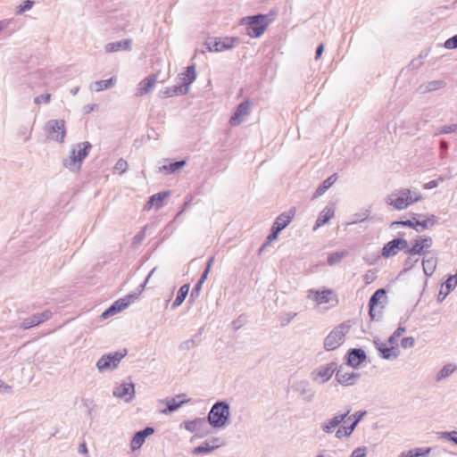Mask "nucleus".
<instances>
[{"label":"nucleus","mask_w":457,"mask_h":457,"mask_svg":"<svg viewBox=\"0 0 457 457\" xmlns=\"http://www.w3.org/2000/svg\"><path fill=\"white\" fill-rule=\"evenodd\" d=\"M127 351L114 352L103 355L96 362V368L99 372H104L108 370H114L118 367L120 361L126 356Z\"/></svg>","instance_id":"7"},{"label":"nucleus","mask_w":457,"mask_h":457,"mask_svg":"<svg viewBox=\"0 0 457 457\" xmlns=\"http://www.w3.org/2000/svg\"><path fill=\"white\" fill-rule=\"evenodd\" d=\"M219 445H211L208 442H204L201 445H198L194 448L193 453L194 454H201V453H206L213 451L214 449L218 448Z\"/></svg>","instance_id":"41"},{"label":"nucleus","mask_w":457,"mask_h":457,"mask_svg":"<svg viewBox=\"0 0 457 457\" xmlns=\"http://www.w3.org/2000/svg\"><path fill=\"white\" fill-rule=\"evenodd\" d=\"M446 86V83L445 80L437 79V80H432L428 81L425 84H422L420 86L419 90L420 93H428L436 91L441 88H444Z\"/></svg>","instance_id":"27"},{"label":"nucleus","mask_w":457,"mask_h":457,"mask_svg":"<svg viewBox=\"0 0 457 457\" xmlns=\"http://www.w3.org/2000/svg\"><path fill=\"white\" fill-rule=\"evenodd\" d=\"M366 353L362 349H350L347 353L346 363L352 368H357L366 360Z\"/></svg>","instance_id":"19"},{"label":"nucleus","mask_w":457,"mask_h":457,"mask_svg":"<svg viewBox=\"0 0 457 457\" xmlns=\"http://www.w3.org/2000/svg\"><path fill=\"white\" fill-rule=\"evenodd\" d=\"M114 82H115V79L114 78H111V79H105V80L96 81L94 84L95 90L96 92H99V91H102L104 89L111 88V87H112L114 86Z\"/></svg>","instance_id":"40"},{"label":"nucleus","mask_w":457,"mask_h":457,"mask_svg":"<svg viewBox=\"0 0 457 457\" xmlns=\"http://www.w3.org/2000/svg\"><path fill=\"white\" fill-rule=\"evenodd\" d=\"M34 5V1L32 0H25L20 6L19 10L16 12L17 14L23 13L29 10H30Z\"/></svg>","instance_id":"51"},{"label":"nucleus","mask_w":457,"mask_h":457,"mask_svg":"<svg viewBox=\"0 0 457 457\" xmlns=\"http://www.w3.org/2000/svg\"><path fill=\"white\" fill-rule=\"evenodd\" d=\"M50 139L62 143L66 137L65 121L63 120H50L45 127Z\"/></svg>","instance_id":"8"},{"label":"nucleus","mask_w":457,"mask_h":457,"mask_svg":"<svg viewBox=\"0 0 457 457\" xmlns=\"http://www.w3.org/2000/svg\"><path fill=\"white\" fill-rule=\"evenodd\" d=\"M53 316V312L50 310H46L41 313H36L30 316L33 326H38L43 322L50 320Z\"/></svg>","instance_id":"33"},{"label":"nucleus","mask_w":457,"mask_h":457,"mask_svg":"<svg viewBox=\"0 0 457 457\" xmlns=\"http://www.w3.org/2000/svg\"><path fill=\"white\" fill-rule=\"evenodd\" d=\"M79 453L83 454L84 457H89L88 452H87V445L85 442L81 443L79 445Z\"/></svg>","instance_id":"64"},{"label":"nucleus","mask_w":457,"mask_h":457,"mask_svg":"<svg viewBox=\"0 0 457 457\" xmlns=\"http://www.w3.org/2000/svg\"><path fill=\"white\" fill-rule=\"evenodd\" d=\"M404 323V320L403 321L401 320L400 326L397 328V329L388 337L387 343L388 345H397V339L400 337L405 331V327L402 326V324Z\"/></svg>","instance_id":"39"},{"label":"nucleus","mask_w":457,"mask_h":457,"mask_svg":"<svg viewBox=\"0 0 457 457\" xmlns=\"http://www.w3.org/2000/svg\"><path fill=\"white\" fill-rule=\"evenodd\" d=\"M202 422H203V420H201V419H195L194 420H187V421H185V428L191 433L195 432L197 430L198 424H200Z\"/></svg>","instance_id":"47"},{"label":"nucleus","mask_w":457,"mask_h":457,"mask_svg":"<svg viewBox=\"0 0 457 457\" xmlns=\"http://www.w3.org/2000/svg\"><path fill=\"white\" fill-rule=\"evenodd\" d=\"M335 373L337 381L345 386L355 385L361 377L360 373L345 371L343 366H337Z\"/></svg>","instance_id":"15"},{"label":"nucleus","mask_w":457,"mask_h":457,"mask_svg":"<svg viewBox=\"0 0 457 457\" xmlns=\"http://www.w3.org/2000/svg\"><path fill=\"white\" fill-rule=\"evenodd\" d=\"M128 162L124 159L120 158L115 163L114 170L120 173H124L128 170Z\"/></svg>","instance_id":"49"},{"label":"nucleus","mask_w":457,"mask_h":457,"mask_svg":"<svg viewBox=\"0 0 457 457\" xmlns=\"http://www.w3.org/2000/svg\"><path fill=\"white\" fill-rule=\"evenodd\" d=\"M196 345L197 344L195 341V339H193V338L187 339L180 344L179 349L180 350H190V349L194 348Z\"/></svg>","instance_id":"54"},{"label":"nucleus","mask_w":457,"mask_h":457,"mask_svg":"<svg viewBox=\"0 0 457 457\" xmlns=\"http://www.w3.org/2000/svg\"><path fill=\"white\" fill-rule=\"evenodd\" d=\"M33 324H32V320H31V318L29 317V318H26L24 319L21 323V326L20 328H22V329H29L30 328H33Z\"/></svg>","instance_id":"61"},{"label":"nucleus","mask_w":457,"mask_h":457,"mask_svg":"<svg viewBox=\"0 0 457 457\" xmlns=\"http://www.w3.org/2000/svg\"><path fill=\"white\" fill-rule=\"evenodd\" d=\"M145 436L141 433V431H137L134 434L131 443H130V448L132 451L138 450L145 443Z\"/></svg>","instance_id":"38"},{"label":"nucleus","mask_w":457,"mask_h":457,"mask_svg":"<svg viewBox=\"0 0 457 457\" xmlns=\"http://www.w3.org/2000/svg\"><path fill=\"white\" fill-rule=\"evenodd\" d=\"M250 101L245 100L240 103L233 115L230 117L229 123L231 126H238L244 121V118L249 114Z\"/></svg>","instance_id":"17"},{"label":"nucleus","mask_w":457,"mask_h":457,"mask_svg":"<svg viewBox=\"0 0 457 457\" xmlns=\"http://www.w3.org/2000/svg\"><path fill=\"white\" fill-rule=\"evenodd\" d=\"M352 428H348L347 426H340L336 430V437L341 439L343 437H349L353 432Z\"/></svg>","instance_id":"44"},{"label":"nucleus","mask_w":457,"mask_h":457,"mask_svg":"<svg viewBox=\"0 0 457 457\" xmlns=\"http://www.w3.org/2000/svg\"><path fill=\"white\" fill-rule=\"evenodd\" d=\"M242 22L246 25V33L251 37H259L267 29L270 20L265 14H257L243 18Z\"/></svg>","instance_id":"6"},{"label":"nucleus","mask_w":457,"mask_h":457,"mask_svg":"<svg viewBox=\"0 0 457 457\" xmlns=\"http://www.w3.org/2000/svg\"><path fill=\"white\" fill-rule=\"evenodd\" d=\"M421 199V195L408 188L393 191L386 198V203L396 210H404Z\"/></svg>","instance_id":"1"},{"label":"nucleus","mask_w":457,"mask_h":457,"mask_svg":"<svg viewBox=\"0 0 457 457\" xmlns=\"http://www.w3.org/2000/svg\"><path fill=\"white\" fill-rule=\"evenodd\" d=\"M202 284L196 283L195 285L190 294V300H194L195 298H197L199 296Z\"/></svg>","instance_id":"59"},{"label":"nucleus","mask_w":457,"mask_h":457,"mask_svg":"<svg viewBox=\"0 0 457 457\" xmlns=\"http://www.w3.org/2000/svg\"><path fill=\"white\" fill-rule=\"evenodd\" d=\"M418 262V259L416 260H412L411 257H408L405 261H404V270H411L414 263Z\"/></svg>","instance_id":"62"},{"label":"nucleus","mask_w":457,"mask_h":457,"mask_svg":"<svg viewBox=\"0 0 457 457\" xmlns=\"http://www.w3.org/2000/svg\"><path fill=\"white\" fill-rule=\"evenodd\" d=\"M432 243L433 241L430 237H418L414 239L412 246L406 248L405 253L408 255H423L431 247Z\"/></svg>","instance_id":"13"},{"label":"nucleus","mask_w":457,"mask_h":457,"mask_svg":"<svg viewBox=\"0 0 457 457\" xmlns=\"http://www.w3.org/2000/svg\"><path fill=\"white\" fill-rule=\"evenodd\" d=\"M422 267L426 276H432L436 268V258L434 256L424 258L422 260Z\"/></svg>","instance_id":"31"},{"label":"nucleus","mask_w":457,"mask_h":457,"mask_svg":"<svg viewBox=\"0 0 457 457\" xmlns=\"http://www.w3.org/2000/svg\"><path fill=\"white\" fill-rule=\"evenodd\" d=\"M294 391L299 393L303 396V401L310 403L314 399V392L311 388L309 382L301 380L292 386Z\"/></svg>","instance_id":"18"},{"label":"nucleus","mask_w":457,"mask_h":457,"mask_svg":"<svg viewBox=\"0 0 457 457\" xmlns=\"http://www.w3.org/2000/svg\"><path fill=\"white\" fill-rule=\"evenodd\" d=\"M351 409H347L346 411L343 413H338L332 418L325 420L320 425L321 430L326 434H331L333 433L336 428L340 427V424L346 421V418L348 417V414L350 413Z\"/></svg>","instance_id":"14"},{"label":"nucleus","mask_w":457,"mask_h":457,"mask_svg":"<svg viewBox=\"0 0 457 457\" xmlns=\"http://www.w3.org/2000/svg\"><path fill=\"white\" fill-rule=\"evenodd\" d=\"M445 47L447 49H456L457 48V34L448 38L445 42Z\"/></svg>","instance_id":"55"},{"label":"nucleus","mask_w":457,"mask_h":457,"mask_svg":"<svg viewBox=\"0 0 457 457\" xmlns=\"http://www.w3.org/2000/svg\"><path fill=\"white\" fill-rule=\"evenodd\" d=\"M295 216V210H289L287 212H283L279 214L275 222L272 225V228L281 232L292 220Z\"/></svg>","instance_id":"23"},{"label":"nucleus","mask_w":457,"mask_h":457,"mask_svg":"<svg viewBox=\"0 0 457 457\" xmlns=\"http://www.w3.org/2000/svg\"><path fill=\"white\" fill-rule=\"evenodd\" d=\"M180 397V395H177L174 398H171L170 400L167 401H161V403H166V408L162 410L161 412L163 414H170L175 411H177L183 403H187V400L179 401L178 399Z\"/></svg>","instance_id":"28"},{"label":"nucleus","mask_w":457,"mask_h":457,"mask_svg":"<svg viewBox=\"0 0 457 457\" xmlns=\"http://www.w3.org/2000/svg\"><path fill=\"white\" fill-rule=\"evenodd\" d=\"M189 292V284H184L180 287V288L178 291L176 299L171 304L172 309H176L179 306L182 304V303L185 301L186 297L187 296Z\"/></svg>","instance_id":"30"},{"label":"nucleus","mask_w":457,"mask_h":457,"mask_svg":"<svg viewBox=\"0 0 457 457\" xmlns=\"http://www.w3.org/2000/svg\"><path fill=\"white\" fill-rule=\"evenodd\" d=\"M186 164V160L175 161L168 165H163L160 167V171H165L166 173H174L184 168Z\"/></svg>","instance_id":"32"},{"label":"nucleus","mask_w":457,"mask_h":457,"mask_svg":"<svg viewBox=\"0 0 457 457\" xmlns=\"http://www.w3.org/2000/svg\"><path fill=\"white\" fill-rule=\"evenodd\" d=\"M445 286L446 287V291H448L449 293L455 288V287L457 286V278H456V276H453V275H450L448 277V278L446 279V281L445 282V284L442 285V287Z\"/></svg>","instance_id":"48"},{"label":"nucleus","mask_w":457,"mask_h":457,"mask_svg":"<svg viewBox=\"0 0 457 457\" xmlns=\"http://www.w3.org/2000/svg\"><path fill=\"white\" fill-rule=\"evenodd\" d=\"M92 145L88 141L74 145L69 157L63 159V166L71 171H78L83 160L88 155Z\"/></svg>","instance_id":"2"},{"label":"nucleus","mask_w":457,"mask_h":457,"mask_svg":"<svg viewBox=\"0 0 457 457\" xmlns=\"http://www.w3.org/2000/svg\"><path fill=\"white\" fill-rule=\"evenodd\" d=\"M145 228H146V227L143 228L142 230L139 231L134 237V238H133V245H134L141 244V242L145 239Z\"/></svg>","instance_id":"56"},{"label":"nucleus","mask_w":457,"mask_h":457,"mask_svg":"<svg viewBox=\"0 0 457 457\" xmlns=\"http://www.w3.org/2000/svg\"><path fill=\"white\" fill-rule=\"evenodd\" d=\"M365 411H358L354 412L353 414L350 415L348 414V417L346 418V420L352 421L348 428H352V432L354 431L356 427L358 426L359 422L363 419V417L366 415Z\"/></svg>","instance_id":"35"},{"label":"nucleus","mask_w":457,"mask_h":457,"mask_svg":"<svg viewBox=\"0 0 457 457\" xmlns=\"http://www.w3.org/2000/svg\"><path fill=\"white\" fill-rule=\"evenodd\" d=\"M313 294V300L316 301L319 304L327 303L330 300V295L332 294L331 290H324V291H311Z\"/></svg>","instance_id":"37"},{"label":"nucleus","mask_w":457,"mask_h":457,"mask_svg":"<svg viewBox=\"0 0 457 457\" xmlns=\"http://www.w3.org/2000/svg\"><path fill=\"white\" fill-rule=\"evenodd\" d=\"M386 290L379 288L374 292L369 300V315L372 320L376 319V308L381 298L386 296Z\"/></svg>","instance_id":"22"},{"label":"nucleus","mask_w":457,"mask_h":457,"mask_svg":"<svg viewBox=\"0 0 457 457\" xmlns=\"http://www.w3.org/2000/svg\"><path fill=\"white\" fill-rule=\"evenodd\" d=\"M366 456V448L365 447H358L354 449L350 457H365Z\"/></svg>","instance_id":"58"},{"label":"nucleus","mask_w":457,"mask_h":457,"mask_svg":"<svg viewBox=\"0 0 457 457\" xmlns=\"http://www.w3.org/2000/svg\"><path fill=\"white\" fill-rule=\"evenodd\" d=\"M337 179V173L332 174L328 179H326L317 188L315 195H323Z\"/></svg>","instance_id":"34"},{"label":"nucleus","mask_w":457,"mask_h":457,"mask_svg":"<svg viewBox=\"0 0 457 457\" xmlns=\"http://www.w3.org/2000/svg\"><path fill=\"white\" fill-rule=\"evenodd\" d=\"M415 221L416 220H411L394 221L392 223L391 227L401 225L403 227L411 228L415 229L416 231L420 232V229L418 228V225H415Z\"/></svg>","instance_id":"46"},{"label":"nucleus","mask_w":457,"mask_h":457,"mask_svg":"<svg viewBox=\"0 0 457 457\" xmlns=\"http://www.w3.org/2000/svg\"><path fill=\"white\" fill-rule=\"evenodd\" d=\"M170 195V191H162L157 194L153 195L149 197L148 202L146 203L145 209H151L152 207H155L156 209H160L163 205V201Z\"/></svg>","instance_id":"24"},{"label":"nucleus","mask_w":457,"mask_h":457,"mask_svg":"<svg viewBox=\"0 0 457 457\" xmlns=\"http://www.w3.org/2000/svg\"><path fill=\"white\" fill-rule=\"evenodd\" d=\"M51 99V95L50 94H43V95H40L37 97L34 98V103L37 104H41L42 102L44 103H48Z\"/></svg>","instance_id":"57"},{"label":"nucleus","mask_w":457,"mask_h":457,"mask_svg":"<svg viewBox=\"0 0 457 457\" xmlns=\"http://www.w3.org/2000/svg\"><path fill=\"white\" fill-rule=\"evenodd\" d=\"M280 232L277 229H275L274 228L271 227V231L270 233V235L267 237V241L265 244H263V245L260 248V252H262L263 250V248L266 247V245L268 244H270L271 241L275 240L278 238V236Z\"/></svg>","instance_id":"52"},{"label":"nucleus","mask_w":457,"mask_h":457,"mask_svg":"<svg viewBox=\"0 0 457 457\" xmlns=\"http://www.w3.org/2000/svg\"><path fill=\"white\" fill-rule=\"evenodd\" d=\"M337 370V363L332 361L315 369L311 373V378L320 384L328 381Z\"/></svg>","instance_id":"10"},{"label":"nucleus","mask_w":457,"mask_h":457,"mask_svg":"<svg viewBox=\"0 0 457 457\" xmlns=\"http://www.w3.org/2000/svg\"><path fill=\"white\" fill-rule=\"evenodd\" d=\"M229 404L225 401L216 402L208 413V422L212 428H222L228 420Z\"/></svg>","instance_id":"3"},{"label":"nucleus","mask_w":457,"mask_h":457,"mask_svg":"<svg viewBox=\"0 0 457 457\" xmlns=\"http://www.w3.org/2000/svg\"><path fill=\"white\" fill-rule=\"evenodd\" d=\"M443 180H444L443 178H439L438 179L430 180L429 182H428L424 185V188L425 189H433V188L438 187L439 181H443Z\"/></svg>","instance_id":"60"},{"label":"nucleus","mask_w":457,"mask_h":457,"mask_svg":"<svg viewBox=\"0 0 457 457\" xmlns=\"http://www.w3.org/2000/svg\"><path fill=\"white\" fill-rule=\"evenodd\" d=\"M239 39L237 37H222L213 38L206 42L207 50L209 52H221L234 47L235 43H238Z\"/></svg>","instance_id":"11"},{"label":"nucleus","mask_w":457,"mask_h":457,"mask_svg":"<svg viewBox=\"0 0 457 457\" xmlns=\"http://www.w3.org/2000/svg\"><path fill=\"white\" fill-rule=\"evenodd\" d=\"M157 82V75L151 74L139 82L137 88L136 96H142L150 93Z\"/></svg>","instance_id":"20"},{"label":"nucleus","mask_w":457,"mask_h":457,"mask_svg":"<svg viewBox=\"0 0 457 457\" xmlns=\"http://www.w3.org/2000/svg\"><path fill=\"white\" fill-rule=\"evenodd\" d=\"M351 327V321L347 320L334 328L324 339V348L327 351L338 348L343 344L345 336L350 331Z\"/></svg>","instance_id":"4"},{"label":"nucleus","mask_w":457,"mask_h":457,"mask_svg":"<svg viewBox=\"0 0 457 457\" xmlns=\"http://www.w3.org/2000/svg\"><path fill=\"white\" fill-rule=\"evenodd\" d=\"M196 79L195 66H187L186 71L179 75V79L181 85H185L189 89L190 84H192Z\"/></svg>","instance_id":"26"},{"label":"nucleus","mask_w":457,"mask_h":457,"mask_svg":"<svg viewBox=\"0 0 457 457\" xmlns=\"http://www.w3.org/2000/svg\"><path fill=\"white\" fill-rule=\"evenodd\" d=\"M370 211L366 210L365 212L355 213L352 217L351 224H355L359 222H362L369 218Z\"/></svg>","instance_id":"45"},{"label":"nucleus","mask_w":457,"mask_h":457,"mask_svg":"<svg viewBox=\"0 0 457 457\" xmlns=\"http://www.w3.org/2000/svg\"><path fill=\"white\" fill-rule=\"evenodd\" d=\"M428 53L426 51L421 52L418 57L411 60L409 66L413 70L419 69L420 66H422V64L424 62V59L428 56Z\"/></svg>","instance_id":"43"},{"label":"nucleus","mask_w":457,"mask_h":457,"mask_svg":"<svg viewBox=\"0 0 457 457\" xmlns=\"http://www.w3.org/2000/svg\"><path fill=\"white\" fill-rule=\"evenodd\" d=\"M343 256H344L343 252L333 253L329 254V256L328 257V263L329 265H334L337 262H340L341 259L343 258Z\"/></svg>","instance_id":"50"},{"label":"nucleus","mask_w":457,"mask_h":457,"mask_svg":"<svg viewBox=\"0 0 457 457\" xmlns=\"http://www.w3.org/2000/svg\"><path fill=\"white\" fill-rule=\"evenodd\" d=\"M408 242L404 238L397 237L387 242L382 248L381 256L389 258L397 254L399 251L406 250Z\"/></svg>","instance_id":"12"},{"label":"nucleus","mask_w":457,"mask_h":457,"mask_svg":"<svg viewBox=\"0 0 457 457\" xmlns=\"http://www.w3.org/2000/svg\"><path fill=\"white\" fill-rule=\"evenodd\" d=\"M156 268H154L149 274L147 275L146 278L145 279L144 283L140 285V290L138 294H130L123 298H120L119 300L115 301L108 309H106L103 314L102 317L106 319L112 315H114L124 309H126L137 297V295L144 290L145 285L147 284L149 278L153 276V274L155 272Z\"/></svg>","instance_id":"5"},{"label":"nucleus","mask_w":457,"mask_h":457,"mask_svg":"<svg viewBox=\"0 0 457 457\" xmlns=\"http://www.w3.org/2000/svg\"><path fill=\"white\" fill-rule=\"evenodd\" d=\"M445 436L447 437L449 440L453 442L455 445H457V432H445L444 433Z\"/></svg>","instance_id":"63"},{"label":"nucleus","mask_w":457,"mask_h":457,"mask_svg":"<svg viewBox=\"0 0 457 457\" xmlns=\"http://www.w3.org/2000/svg\"><path fill=\"white\" fill-rule=\"evenodd\" d=\"M188 92V88L179 82L178 85L166 87L162 92L165 97H171L174 96H184Z\"/></svg>","instance_id":"29"},{"label":"nucleus","mask_w":457,"mask_h":457,"mask_svg":"<svg viewBox=\"0 0 457 457\" xmlns=\"http://www.w3.org/2000/svg\"><path fill=\"white\" fill-rule=\"evenodd\" d=\"M132 46V39L126 38L120 41L110 42L104 46L106 53H115L119 51H130Z\"/></svg>","instance_id":"21"},{"label":"nucleus","mask_w":457,"mask_h":457,"mask_svg":"<svg viewBox=\"0 0 457 457\" xmlns=\"http://www.w3.org/2000/svg\"><path fill=\"white\" fill-rule=\"evenodd\" d=\"M335 208L333 206H326L319 214L318 219L316 220L313 229L316 230L318 228L325 225L329 221L330 219L334 217Z\"/></svg>","instance_id":"25"},{"label":"nucleus","mask_w":457,"mask_h":457,"mask_svg":"<svg viewBox=\"0 0 457 457\" xmlns=\"http://www.w3.org/2000/svg\"><path fill=\"white\" fill-rule=\"evenodd\" d=\"M375 348L378 350L379 357L384 360L393 361L397 359L400 355V350L397 345H388L386 342H382L380 339L376 338L373 340Z\"/></svg>","instance_id":"9"},{"label":"nucleus","mask_w":457,"mask_h":457,"mask_svg":"<svg viewBox=\"0 0 457 457\" xmlns=\"http://www.w3.org/2000/svg\"><path fill=\"white\" fill-rule=\"evenodd\" d=\"M456 370V366L453 363H448L443 366V368L438 371L436 377V381H441L446 378H448L451 374H453Z\"/></svg>","instance_id":"36"},{"label":"nucleus","mask_w":457,"mask_h":457,"mask_svg":"<svg viewBox=\"0 0 457 457\" xmlns=\"http://www.w3.org/2000/svg\"><path fill=\"white\" fill-rule=\"evenodd\" d=\"M436 223H437V218L434 214H431L430 216H428L426 220H424L422 221H420V220L415 221V225H418V228L420 227L422 229L428 228L429 227H432Z\"/></svg>","instance_id":"42"},{"label":"nucleus","mask_w":457,"mask_h":457,"mask_svg":"<svg viewBox=\"0 0 457 457\" xmlns=\"http://www.w3.org/2000/svg\"><path fill=\"white\" fill-rule=\"evenodd\" d=\"M415 345V339L412 337H403L401 341V346L404 349L411 348Z\"/></svg>","instance_id":"53"},{"label":"nucleus","mask_w":457,"mask_h":457,"mask_svg":"<svg viewBox=\"0 0 457 457\" xmlns=\"http://www.w3.org/2000/svg\"><path fill=\"white\" fill-rule=\"evenodd\" d=\"M112 394L115 397L129 403L135 396V386L133 383H122L114 387Z\"/></svg>","instance_id":"16"}]
</instances>
